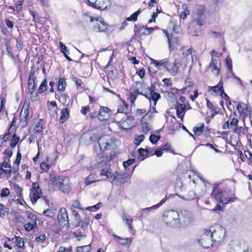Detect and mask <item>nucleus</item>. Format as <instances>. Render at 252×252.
<instances>
[{
  "label": "nucleus",
  "instance_id": "6",
  "mask_svg": "<svg viewBox=\"0 0 252 252\" xmlns=\"http://www.w3.org/2000/svg\"><path fill=\"white\" fill-rule=\"evenodd\" d=\"M211 129L208 126L205 127L204 124L203 123H198L192 128L193 135L195 137L202 135L207 141L211 138Z\"/></svg>",
  "mask_w": 252,
  "mask_h": 252
},
{
  "label": "nucleus",
  "instance_id": "45",
  "mask_svg": "<svg viewBox=\"0 0 252 252\" xmlns=\"http://www.w3.org/2000/svg\"><path fill=\"white\" fill-rule=\"evenodd\" d=\"M182 7L184 10L180 13V18L183 20H185L187 19L188 15L189 14V11L186 4H183Z\"/></svg>",
  "mask_w": 252,
  "mask_h": 252
},
{
  "label": "nucleus",
  "instance_id": "21",
  "mask_svg": "<svg viewBox=\"0 0 252 252\" xmlns=\"http://www.w3.org/2000/svg\"><path fill=\"white\" fill-rule=\"evenodd\" d=\"M175 109L176 110L177 117L183 121V118L188 109L185 104H181L180 102L177 101L175 104Z\"/></svg>",
  "mask_w": 252,
  "mask_h": 252
},
{
  "label": "nucleus",
  "instance_id": "30",
  "mask_svg": "<svg viewBox=\"0 0 252 252\" xmlns=\"http://www.w3.org/2000/svg\"><path fill=\"white\" fill-rule=\"evenodd\" d=\"M210 54L211 55V61L209 64L221 63L220 57L222 55L221 53H219L213 50L210 51Z\"/></svg>",
  "mask_w": 252,
  "mask_h": 252
},
{
  "label": "nucleus",
  "instance_id": "37",
  "mask_svg": "<svg viewBox=\"0 0 252 252\" xmlns=\"http://www.w3.org/2000/svg\"><path fill=\"white\" fill-rule=\"evenodd\" d=\"M43 120L40 119L39 121L36 124L33 129L35 133H41L43 131Z\"/></svg>",
  "mask_w": 252,
  "mask_h": 252
},
{
  "label": "nucleus",
  "instance_id": "9",
  "mask_svg": "<svg viewBox=\"0 0 252 252\" xmlns=\"http://www.w3.org/2000/svg\"><path fill=\"white\" fill-rule=\"evenodd\" d=\"M88 5L100 10H106L111 5V0H86Z\"/></svg>",
  "mask_w": 252,
  "mask_h": 252
},
{
  "label": "nucleus",
  "instance_id": "64",
  "mask_svg": "<svg viewBox=\"0 0 252 252\" xmlns=\"http://www.w3.org/2000/svg\"><path fill=\"white\" fill-rule=\"evenodd\" d=\"M10 194V190L7 188L2 189L0 191V196L1 197H7Z\"/></svg>",
  "mask_w": 252,
  "mask_h": 252
},
{
  "label": "nucleus",
  "instance_id": "18",
  "mask_svg": "<svg viewBox=\"0 0 252 252\" xmlns=\"http://www.w3.org/2000/svg\"><path fill=\"white\" fill-rule=\"evenodd\" d=\"M179 63V61L177 59H175L173 62H169V60L166 59L165 67L171 75H175L178 72Z\"/></svg>",
  "mask_w": 252,
  "mask_h": 252
},
{
  "label": "nucleus",
  "instance_id": "27",
  "mask_svg": "<svg viewBox=\"0 0 252 252\" xmlns=\"http://www.w3.org/2000/svg\"><path fill=\"white\" fill-rule=\"evenodd\" d=\"M188 32L192 36H197L201 32L202 27L190 22L188 28Z\"/></svg>",
  "mask_w": 252,
  "mask_h": 252
},
{
  "label": "nucleus",
  "instance_id": "1",
  "mask_svg": "<svg viewBox=\"0 0 252 252\" xmlns=\"http://www.w3.org/2000/svg\"><path fill=\"white\" fill-rule=\"evenodd\" d=\"M211 195L216 199L218 204L226 205L237 202L239 198L236 196L234 189H222V184L214 185Z\"/></svg>",
  "mask_w": 252,
  "mask_h": 252
},
{
  "label": "nucleus",
  "instance_id": "7",
  "mask_svg": "<svg viewBox=\"0 0 252 252\" xmlns=\"http://www.w3.org/2000/svg\"><path fill=\"white\" fill-rule=\"evenodd\" d=\"M162 31L167 38L169 50L171 52L177 49L181 43L180 37L174 33H170L167 30H162Z\"/></svg>",
  "mask_w": 252,
  "mask_h": 252
},
{
  "label": "nucleus",
  "instance_id": "38",
  "mask_svg": "<svg viewBox=\"0 0 252 252\" xmlns=\"http://www.w3.org/2000/svg\"><path fill=\"white\" fill-rule=\"evenodd\" d=\"M211 71L216 75H219L220 71L221 63L216 64H209Z\"/></svg>",
  "mask_w": 252,
  "mask_h": 252
},
{
  "label": "nucleus",
  "instance_id": "23",
  "mask_svg": "<svg viewBox=\"0 0 252 252\" xmlns=\"http://www.w3.org/2000/svg\"><path fill=\"white\" fill-rule=\"evenodd\" d=\"M208 92H210L211 94H214L218 96L220 92H223L224 89L223 87V81L222 79H220L218 84L215 86H209Z\"/></svg>",
  "mask_w": 252,
  "mask_h": 252
},
{
  "label": "nucleus",
  "instance_id": "42",
  "mask_svg": "<svg viewBox=\"0 0 252 252\" xmlns=\"http://www.w3.org/2000/svg\"><path fill=\"white\" fill-rule=\"evenodd\" d=\"M20 141V137L18 135H16V133H14L12 138L10 140V146L12 148H14L16 147L17 144Z\"/></svg>",
  "mask_w": 252,
  "mask_h": 252
},
{
  "label": "nucleus",
  "instance_id": "48",
  "mask_svg": "<svg viewBox=\"0 0 252 252\" xmlns=\"http://www.w3.org/2000/svg\"><path fill=\"white\" fill-rule=\"evenodd\" d=\"M37 227L36 221H32L31 222H28L26 223L24 225V227L26 231H30L33 229L35 227Z\"/></svg>",
  "mask_w": 252,
  "mask_h": 252
},
{
  "label": "nucleus",
  "instance_id": "34",
  "mask_svg": "<svg viewBox=\"0 0 252 252\" xmlns=\"http://www.w3.org/2000/svg\"><path fill=\"white\" fill-rule=\"evenodd\" d=\"M66 87V83L64 77H59L58 81L57 89L59 92H63Z\"/></svg>",
  "mask_w": 252,
  "mask_h": 252
},
{
  "label": "nucleus",
  "instance_id": "26",
  "mask_svg": "<svg viewBox=\"0 0 252 252\" xmlns=\"http://www.w3.org/2000/svg\"><path fill=\"white\" fill-rule=\"evenodd\" d=\"M42 193L36 192H31L30 197L32 203H35L38 199H41L44 201L46 205H49V200L46 196H40V194Z\"/></svg>",
  "mask_w": 252,
  "mask_h": 252
},
{
  "label": "nucleus",
  "instance_id": "28",
  "mask_svg": "<svg viewBox=\"0 0 252 252\" xmlns=\"http://www.w3.org/2000/svg\"><path fill=\"white\" fill-rule=\"evenodd\" d=\"M122 219L124 221L127 225L129 232L133 235L135 234V230L132 226L133 220L130 216L127 215L126 213H123Z\"/></svg>",
  "mask_w": 252,
  "mask_h": 252
},
{
  "label": "nucleus",
  "instance_id": "36",
  "mask_svg": "<svg viewBox=\"0 0 252 252\" xmlns=\"http://www.w3.org/2000/svg\"><path fill=\"white\" fill-rule=\"evenodd\" d=\"M182 51V55L184 58H187L190 55H191L192 51H194L192 47L188 48V46H183L180 48Z\"/></svg>",
  "mask_w": 252,
  "mask_h": 252
},
{
  "label": "nucleus",
  "instance_id": "61",
  "mask_svg": "<svg viewBox=\"0 0 252 252\" xmlns=\"http://www.w3.org/2000/svg\"><path fill=\"white\" fill-rule=\"evenodd\" d=\"M4 22L7 27L11 31L14 27V22L9 18L5 19Z\"/></svg>",
  "mask_w": 252,
  "mask_h": 252
},
{
  "label": "nucleus",
  "instance_id": "59",
  "mask_svg": "<svg viewBox=\"0 0 252 252\" xmlns=\"http://www.w3.org/2000/svg\"><path fill=\"white\" fill-rule=\"evenodd\" d=\"M185 87H187L188 88L191 87L193 88L194 85L195 83L193 82L192 79L189 77H187L185 80Z\"/></svg>",
  "mask_w": 252,
  "mask_h": 252
},
{
  "label": "nucleus",
  "instance_id": "10",
  "mask_svg": "<svg viewBox=\"0 0 252 252\" xmlns=\"http://www.w3.org/2000/svg\"><path fill=\"white\" fill-rule=\"evenodd\" d=\"M210 231L208 229H204L202 233L198 240V242L202 247L208 249L213 246V241L210 236Z\"/></svg>",
  "mask_w": 252,
  "mask_h": 252
},
{
  "label": "nucleus",
  "instance_id": "41",
  "mask_svg": "<svg viewBox=\"0 0 252 252\" xmlns=\"http://www.w3.org/2000/svg\"><path fill=\"white\" fill-rule=\"evenodd\" d=\"M56 213V210L53 208H49L46 210H44L43 212V215L45 216L48 217L50 218H53L55 216Z\"/></svg>",
  "mask_w": 252,
  "mask_h": 252
},
{
  "label": "nucleus",
  "instance_id": "14",
  "mask_svg": "<svg viewBox=\"0 0 252 252\" xmlns=\"http://www.w3.org/2000/svg\"><path fill=\"white\" fill-rule=\"evenodd\" d=\"M130 178V176L128 174L120 173L116 171L112 183L117 186H121L127 182Z\"/></svg>",
  "mask_w": 252,
  "mask_h": 252
},
{
  "label": "nucleus",
  "instance_id": "60",
  "mask_svg": "<svg viewBox=\"0 0 252 252\" xmlns=\"http://www.w3.org/2000/svg\"><path fill=\"white\" fill-rule=\"evenodd\" d=\"M79 223L82 228H87L90 223V219L88 217L85 218L82 220L80 221Z\"/></svg>",
  "mask_w": 252,
  "mask_h": 252
},
{
  "label": "nucleus",
  "instance_id": "49",
  "mask_svg": "<svg viewBox=\"0 0 252 252\" xmlns=\"http://www.w3.org/2000/svg\"><path fill=\"white\" fill-rule=\"evenodd\" d=\"M72 80L75 83L77 88L83 89L85 86V84L82 81L81 79L78 78L76 77H73L72 78Z\"/></svg>",
  "mask_w": 252,
  "mask_h": 252
},
{
  "label": "nucleus",
  "instance_id": "4",
  "mask_svg": "<svg viewBox=\"0 0 252 252\" xmlns=\"http://www.w3.org/2000/svg\"><path fill=\"white\" fill-rule=\"evenodd\" d=\"M210 236L213 243H220L223 241L226 237V230L224 227L219 224L210 226L209 229Z\"/></svg>",
  "mask_w": 252,
  "mask_h": 252
},
{
  "label": "nucleus",
  "instance_id": "44",
  "mask_svg": "<svg viewBox=\"0 0 252 252\" xmlns=\"http://www.w3.org/2000/svg\"><path fill=\"white\" fill-rule=\"evenodd\" d=\"M29 13L31 16H32L33 18L32 21L35 23L41 24V19L37 13L35 11L30 10Z\"/></svg>",
  "mask_w": 252,
  "mask_h": 252
},
{
  "label": "nucleus",
  "instance_id": "19",
  "mask_svg": "<svg viewBox=\"0 0 252 252\" xmlns=\"http://www.w3.org/2000/svg\"><path fill=\"white\" fill-rule=\"evenodd\" d=\"M240 117H245L251 113V108L242 102H238L236 107Z\"/></svg>",
  "mask_w": 252,
  "mask_h": 252
},
{
  "label": "nucleus",
  "instance_id": "29",
  "mask_svg": "<svg viewBox=\"0 0 252 252\" xmlns=\"http://www.w3.org/2000/svg\"><path fill=\"white\" fill-rule=\"evenodd\" d=\"M141 12V9H139L138 10L134 12L129 17H127L126 21H124L121 25V26L119 28L120 30H124L128 25L127 21H133L135 22L137 20V17L139 14Z\"/></svg>",
  "mask_w": 252,
  "mask_h": 252
},
{
  "label": "nucleus",
  "instance_id": "3",
  "mask_svg": "<svg viewBox=\"0 0 252 252\" xmlns=\"http://www.w3.org/2000/svg\"><path fill=\"white\" fill-rule=\"evenodd\" d=\"M50 181H53L58 189L64 193H68L71 190L70 180L67 176H55L51 178Z\"/></svg>",
  "mask_w": 252,
  "mask_h": 252
},
{
  "label": "nucleus",
  "instance_id": "47",
  "mask_svg": "<svg viewBox=\"0 0 252 252\" xmlns=\"http://www.w3.org/2000/svg\"><path fill=\"white\" fill-rule=\"evenodd\" d=\"M6 46V50L7 52V54L9 57L11 58L14 62H15V58L14 56L13 53L12 51V48H11L9 43L7 41L5 43Z\"/></svg>",
  "mask_w": 252,
  "mask_h": 252
},
{
  "label": "nucleus",
  "instance_id": "32",
  "mask_svg": "<svg viewBox=\"0 0 252 252\" xmlns=\"http://www.w3.org/2000/svg\"><path fill=\"white\" fill-rule=\"evenodd\" d=\"M114 238L121 245L129 247L131 244L132 240L130 238L123 239L118 236L115 235Z\"/></svg>",
  "mask_w": 252,
  "mask_h": 252
},
{
  "label": "nucleus",
  "instance_id": "63",
  "mask_svg": "<svg viewBox=\"0 0 252 252\" xmlns=\"http://www.w3.org/2000/svg\"><path fill=\"white\" fill-rule=\"evenodd\" d=\"M160 139V136L155 134L150 136L149 140L152 144H156Z\"/></svg>",
  "mask_w": 252,
  "mask_h": 252
},
{
  "label": "nucleus",
  "instance_id": "22",
  "mask_svg": "<svg viewBox=\"0 0 252 252\" xmlns=\"http://www.w3.org/2000/svg\"><path fill=\"white\" fill-rule=\"evenodd\" d=\"M138 94L144 96V93L140 92L138 88L132 89V91H130L129 92L127 97V100L130 102L131 107L135 105V101L137 99Z\"/></svg>",
  "mask_w": 252,
  "mask_h": 252
},
{
  "label": "nucleus",
  "instance_id": "25",
  "mask_svg": "<svg viewBox=\"0 0 252 252\" xmlns=\"http://www.w3.org/2000/svg\"><path fill=\"white\" fill-rule=\"evenodd\" d=\"M14 239L15 241L14 247L15 250L17 252H23V251H24L26 249V246L24 238L20 236L15 235Z\"/></svg>",
  "mask_w": 252,
  "mask_h": 252
},
{
  "label": "nucleus",
  "instance_id": "57",
  "mask_svg": "<svg viewBox=\"0 0 252 252\" xmlns=\"http://www.w3.org/2000/svg\"><path fill=\"white\" fill-rule=\"evenodd\" d=\"M21 158H22V154L20 153L19 147H18V149L17 155H16V158L15 161H14V164L18 167H19V166Z\"/></svg>",
  "mask_w": 252,
  "mask_h": 252
},
{
  "label": "nucleus",
  "instance_id": "58",
  "mask_svg": "<svg viewBox=\"0 0 252 252\" xmlns=\"http://www.w3.org/2000/svg\"><path fill=\"white\" fill-rule=\"evenodd\" d=\"M59 47L60 52L63 54V55H65L66 54L69 53V50L62 42H59Z\"/></svg>",
  "mask_w": 252,
  "mask_h": 252
},
{
  "label": "nucleus",
  "instance_id": "50",
  "mask_svg": "<svg viewBox=\"0 0 252 252\" xmlns=\"http://www.w3.org/2000/svg\"><path fill=\"white\" fill-rule=\"evenodd\" d=\"M238 120L237 118H233L230 122V125L231 128L234 132H237V126L238 123Z\"/></svg>",
  "mask_w": 252,
  "mask_h": 252
},
{
  "label": "nucleus",
  "instance_id": "17",
  "mask_svg": "<svg viewBox=\"0 0 252 252\" xmlns=\"http://www.w3.org/2000/svg\"><path fill=\"white\" fill-rule=\"evenodd\" d=\"M147 90L149 91V94L144 93V96L148 99L150 101L153 100L155 105H156L158 100L161 97L160 94L155 92L156 87L155 85L152 84L150 87H148Z\"/></svg>",
  "mask_w": 252,
  "mask_h": 252
},
{
  "label": "nucleus",
  "instance_id": "52",
  "mask_svg": "<svg viewBox=\"0 0 252 252\" xmlns=\"http://www.w3.org/2000/svg\"><path fill=\"white\" fill-rule=\"evenodd\" d=\"M161 148L163 151H164L166 152H169L174 155L176 154L175 151L172 149V146L170 144L166 143L161 147Z\"/></svg>",
  "mask_w": 252,
  "mask_h": 252
},
{
  "label": "nucleus",
  "instance_id": "56",
  "mask_svg": "<svg viewBox=\"0 0 252 252\" xmlns=\"http://www.w3.org/2000/svg\"><path fill=\"white\" fill-rule=\"evenodd\" d=\"M16 41V47L19 51L22 50L23 47V41L22 38L19 36L17 38H15Z\"/></svg>",
  "mask_w": 252,
  "mask_h": 252
},
{
  "label": "nucleus",
  "instance_id": "20",
  "mask_svg": "<svg viewBox=\"0 0 252 252\" xmlns=\"http://www.w3.org/2000/svg\"><path fill=\"white\" fill-rule=\"evenodd\" d=\"M111 115V110L107 107L101 106L98 113V118L101 121L106 122Z\"/></svg>",
  "mask_w": 252,
  "mask_h": 252
},
{
  "label": "nucleus",
  "instance_id": "5",
  "mask_svg": "<svg viewBox=\"0 0 252 252\" xmlns=\"http://www.w3.org/2000/svg\"><path fill=\"white\" fill-rule=\"evenodd\" d=\"M58 222L59 223L60 226L57 230H53L56 233L59 234L61 230L67 231L69 230V223L68 217L66 210L64 208H62L59 211L58 216Z\"/></svg>",
  "mask_w": 252,
  "mask_h": 252
},
{
  "label": "nucleus",
  "instance_id": "46",
  "mask_svg": "<svg viewBox=\"0 0 252 252\" xmlns=\"http://www.w3.org/2000/svg\"><path fill=\"white\" fill-rule=\"evenodd\" d=\"M96 180L95 178V174H90L86 178L85 181V184L87 186L95 182Z\"/></svg>",
  "mask_w": 252,
  "mask_h": 252
},
{
  "label": "nucleus",
  "instance_id": "54",
  "mask_svg": "<svg viewBox=\"0 0 252 252\" xmlns=\"http://www.w3.org/2000/svg\"><path fill=\"white\" fill-rule=\"evenodd\" d=\"M31 192H36L42 193L38 183L34 182L32 184V188L30 189Z\"/></svg>",
  "mask_w": 252,
  "mask_h": 252
},
{
  "label": "nucleus",
  "instance_id": "51",
  "mask_svg": "<svg viewBox=\"0 0 252 252\" xmlns=\"http://www.w3.org/2000/svg\"><path fill=\"white\" fill-rule=\"evenodd\" d=\"M51 167V163L49 164L47 162H45V161H42L40 164V169L45 172H47Z\"/></svg>",
  "mask_w": 252,
  "mask_h": 252
},
{
  "label": "nucleus",
  "instance_id": "31",
  "mask_svg": "<svg viewBox=\"0 0 252 252\" xmlns=\"http://www.w3.org/2000/svg\"><path fill=\"white\" fill-rule=\"evenodd\" d=\"M70 110L67 108H63L61 111V116L59 119L60 124L64 123L69 117Z\"/></svg>",
  "mask_w": 252,
  "mask_h": 252
},
{
  "label": "nucleus",
  "instance_id": "39",
  "mask_svg": "<svg viewBox=\"0 0 252 252\" xmlns=\"http://www.w3.org/2000/svg\"><path fill=\"white\" fill-rule=\"evenodd\" d=\"M100 175L102 176H106L107 178H112L113 179L115 173H112L106 168H102L100 171Z\"/></svg>",
  "mask_w": 252,
  "mask_h": 252
},
{
  "label": "nucleus",
  "instance_id": "35",
  "mask_svg": "<svg viewBox=\"0 0 252 252\" xmlns=\"http://www.w3.org/2000/svg\"><path fill=\"white\" fill-rule=\"evenodd\" d=\"M138 158L140 160H143L148 157V151L147 149H144L142 148H140L138 149Z\"/></svg>",
  "mask_w": 252,
  "mask_h": 252
},
{
  "label": "nucleus",
  "instance_id": "55",
  "mask_svg": "<svg viewBox=\"0 0 252 252\" xmlns=\"http://www.w3.org/2000/svg\"><path fill=\"white\" fill-rule=\"evenodd\" d=\"M225 65L229 71L232 73H233V65L231 59L229 57H227L225 59Z\"/></svg>",
  "mask_w": 252,
  "mask_h": 252
},
{
  "label": "nucleus",
  "instance_id": "40",
  "mask_svg": "<svg viewBox=\"0 0 252 252\" xmlns=\"http://www.w3.org/2000/svg\"><path fill=\"white\" fill-rule=\"evenodd\" d=\"M48 88L47 86V82L46 80L45 79L42 81V83L39 86V88L38 89L37 92L36 93L38 94H42L44 93L46 91H47Z\"/></svg>",
  "mask_w": 252,
  "mask_h": 252
},
{
  "label": "nucleus",
  "instance_id": "11",
  "mask_svg": "<svg viewBox=\"0 0 252 252\" xmlns=\"http://www.w3.org/2000/svg\"><path fill=\"white\" fill-rule=\"evenodd\" d=\"M30 102L26 100H25L19 117V120L23 127L26 126L28 124L30 118Z\"/></svg>",
  "mask_w": 252,
  "mask_h": 252
},
{
  "label": "nucleus",
  "instance_id": "12",
  "mask_svg": "<svg viewBox=\"0 0 252 252\" xmlns=\"http://www.w3.org/2000/svg\"><path fill=\"white\" fill-rule=\"evenodd\" d=\"M179 217V215L177 211L169 210L164 211L162 216V220L166 224H171L174 221H176Z\"/></svg>",
  "mask_w": 252,
  "mask_h": 252
},
{
  "label": "nucleus",
  "instance_id": "2",
  "mask_svg": "<svg viewBox=\"0 0 252 252\" xmlns=\"http://www.w3.org/2000/svg\"><path fill=\"white\" fill-rule=\"evenodd\" d=\"M3 161L0 163V178L2 174L10 176L12 172V166L10 164V158L13 155V151L11 149H6L3 153Z\"/></svg>",
  "mask_w": 252,
  "mask_h": 252
},
{
  "label": "nucleus",
  "instance_id": "43",
  "mask_svg": "<svg viewBox=\"0 0 252 252\" xmlns=\"http://www.w3.org/2000/svg\"><path fill=\"white\" fill-rule=\"evenodd\" d=\"M46 238V237L44 233H40L38 236H36L34 239V242L38 244H40L44 243Z\"/></svg>",
  "mask_w": 252,
  "mask_h": 252
},
{
  "label": "nucleus",
  "instance_id": "53",
  "mask_svg": "<svg viewBox=\"0 0 252 252\" xmlns=\"http://www.w3.org/2000/svg\"><path fill=\"white\" fill-rule=\"evenodd\" d=\"M91 246L90 245L78 247L77 248V252H90Z\"/></svg>",
  "mask_w": 252,
  "mask_h": 252
},
{
  "label": "nucleus",
  "instance_id": "13",
  "mask_svg": "<svg viewBox=\"0 0 252 252\" xmlns=\"http://www.w3.org/2000/svg\"><path fill=\"white\" fill-rule=\"evenodd\" d=\"M206 19L205 8L201 7L197 9L191 22L202 27L205 24Z\"/></svg>",
  "mask_w": 252,
  "mask_h": 252
},
{
  "label": "nucleus",
  "instance_id": "33",
  "mask_svg": "<svg viewBox=\"0 0 252 252\" xmlns=\"http://www.w3.org/2000/svg\"><path fill=\"white\" fill-rule=\"evenodd\" d=\"M134 28L136 29L135 32L136 35L141 37L147 35L146 26H137V25H135Z\"/></svg>",
  "mask_w": 252,
  "mask_h": 252
},
{
  "label": "nucleus",
  "instance_id": "15",
  "mask_svg": "<svg viewBox=\"0 0 252 252\" xmlns=\"http://www.w3.org/2000/svg\"><path fill=\"white\" fill-rule=\"evenodd\" d=\"M90 22H95V24L93 26L94 31L96 32H103L106 31L108 28L107 24L103 20L100 18L99 20V17H90Z\"/></svg>",
  "mask_w": 252,
  "mask_h": 252
},
{
  "label": "nucleus",
  "instance_id": "24",
  "mask_svg": "<svg viewBox=\"0 0 252 252\" xmlns=\"http://www.w3.org/2000/svg\"><path fill=\"white\" fill-rule=\"evenodd\" d=\"M98 143L100 151L103 154L105 151L110 150L111 145L109 143V139L107 137L101 136L98 140Z\"/></svg>",
  "mask_w": 252,
  "mask_h": 252
},
{
  "label": "nucleus",
  "instance_id": "62",
  "mask_svg": "<svg viewBox=\"0 0 252 252\" xmlns=\"http://www.w3.org/2000/svg\"><path fill=\"white\" fill-rule=\"evenodd\" d=\"M182 94H188L192 91V88L184 87L180 90H178Z\"/></svg>",
  "mask_w": 252,
  "mask_h": 252
},
{
  "label": "nucleus",
  "instance_id": "8",
  "mask_svg": "<svg viewBox=\"0 0 252 252\" xmlns=\"http://www.w3.org/2000/svg\"><path fill=\"white\" fill-rule=\"evenodd\" d=\"M123 103L118 107L117 112L115 114L114 119L119 123H124L126 120L128 105L125 100H122Z\"/></svg>",
  "mask_w": 252,
  "mask_h": 252
},
{
  "label": "nucleus",
  "instance_id": "16",
  "mask_svg": "<svg viewBox=\"0 0 252 252\" xmlns=\"http://www.w3.org/2000/svg\"><path fill=\"white\" fill-rule=\"evenodd\" d=\"M36 79H28V88L30 94V99L32 102H34L39 99L38 93L34 92L36 88Z\"/></svg>",
  "mask_w": 252,
  "mask_h": 252
}]
</instances>
